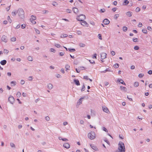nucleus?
Segmentation results:
<instances>
[{"instance_id": "nucleus-41", "label": "nucleus", "mask_w": 152, "mask_h": 152, "mask_svg": "<svg viewBox=\"0 0 152 152\" xmlns=\"http://www.w3.org/2000/svg\"><path fill=\"white\" fill-rule=\"evenodd\" d=\"M25 82L23 80H22L20 81V83L21 85H23L25 83Z\"/></svg>"}, {"instance_id": "nucleus-19", "label": "nucleus", "mask_w": 152, "mask_h": 152, "mask_svg": "<svg viewBox=\"0 0 152 152\" xmlns=\"http://www.w3.org/2000/svg\"><path fill=\"white\" fill-rule=\"evenodd\" d=\"M132 12L128 11L126 13V14L127 16L130 17L132 16Z\"/></svg>"}, {"instance_id": "nucleus-47", "label": "nucleus", "mask_w": 152, "mask_h": 152, "mask_svg": "<svg viewBox=\"0 0 152 152\" xmlns=\"http://www.w3.org/2000/svg\"><path fill=\"white\" fill-rule=\"evenodd\" d=\"M56 77L58 78H60L61 77V75L59 74H57L56 75Z\"/></svg>"}, {"instance_id": "nucleus-32", "label": "nucleus", "mask_w": 152, "mask_h": 152, "mask_svg": "<svg viewBox=\"0 0 152 152\" xmlns=\"http://www.w3.org/2000/svg\"><path fill=\"white\" fill-rule=\"evenodd\" d=\"M142 31L143 33H145V34H146L148 33L146 29H145V28L142 29Z\"/></svg>"}, {"instance_id": "nucleus-50", "label": "nucleus", "mask_w": 152, "mask_h": 152, "mask_svg": "<svg viewBox=\"0 0 152 152\" xmlns=\"http://www.w3.org/2000/svg\"><path fill=\"white\" fill-rule=\"evenodd\" d=\"M52 4L53 5L56 6L57 5V3L56 2H53L52 3Z\"/></svg>"}, {"instance_id": "nucleus-54", "label": "nucleus", "mask_w": 152, "mask_h": 152, "mask_svg": "<svg viewBox=\"0 0 152 152\" xmlns=\"http://www.w3.org/2000/svg\"><path fill=\"white\" fill-rule=\"evenodd\" d=\"M90 62V63H91V64H95V61L93 60H88Z\"/></svg>"}, {"instance_id": "nucleus-11", "label": "nucleus", "mask_w": 152, "mask_h": 152, "mask_svg": "<svg viewBox=\"0 0 152 152\" xmlns=\"http://www.w3.org/2000/svg\"><path fill=\"white\" fill-rule=\"evenodd\" d=\"M63 147L65 148L68 149L70 147V146L68 143H65L63 145Z\"/></svg>"}, {"instance_id": "nucleus-14", "label": "nucleus", "mask_w": 152, "mask_h": 152, "mask_svg": "<svg viewBox=\"0 0 152 152\" xmlns=\"http://www.w3.org/2000/svg\"><path fill=\"white\" fill-rule=\"evenodd\" d=\"M83 98H80L78 100V102H77V105L79 106V105H80L82 102V99H83Z\"/></svg>"}, {"instance_id": "nucleus-10", "label": "nucleus", "mask_w": 152, "mask_h": 152, "mask_svg": "<svg viewBox=\"0 0 152 152\" xmlns=\"http://www.w3.org/2000/svg\"><path fill=\"white\" fill-rule=\"evenodd\" d=\"M1 39L2 41L4 42H6L7 41V37L5 35H3L2 36Z\"/></svg>"}, {"instance_id": "nucleus-37", "label": "nucleus", "mask_w": 152, "mask_h": 152, "mask_svg": "<svg viewBox=\"0 0 152 152\" xmlns=\"http://www.w3.org/2000/svg\"><path fill=\"white\" fill-rule=\"evenodd\" d=\"M17 96L18 97H19L21 95V93L20 92H18L17 94Z\"/></svg>"}, {"instance_id": "nucleus-20", "label": "nucleus", "mask_w": 152, "mask_h": 152, "mask_svg": "<svg viewBox=\"0 0 152 152\" xmlns=\"http://www.w3.org/2000/svg\"><path fill=\"white\" fill-rule=\"evenodd\" d=\"M81 24L83 26H85L87 25H88L87 22L85 21H84L83 20L81 21Z\"/></svg>"}, {"instance_id": "nucleus-4", "label": "nucleus", "mask_w": 152, "mask_h": 152, "mask_svg": "<svg viewBox=\"0 0 152 152\" xmlns=\"http://www.w3.org/2000/svg\"><path fill=\"white\" fill-rule=\"evenodd\" d=\"M86 18V17L85 15L81 14L79 16H78L76 18L77 20L78 21H82Z\"/></svg>"}, {"instance_id": "nucleus-49", "label": "nucleus", "mask_w": 152, "mask_h": 152, "mask_svg": "<svg viewBox=\"0 0 152 152\" xmlns=\"http://www.w3.org/2000/svg\"><path fill=\"white\" fill-rule=\"evenodd\" d=\"M50 51L51 52H55L56 51L53 48H51L50 49Z\"/></svg>"}, {"instance_id": "nucleus-2", "label": "nucleus", "mask_w": 152, "mask_h": 152, "mask_svg": "<svg viewBox=\"0 0 152 152\" xmlns=\"http://www.w3.org/2000/svg\"><path fill=\"white\" fill-rule=\"evenodd\" d=\"M17 12L18 16L21 18L23 19L24 18V12L22 9H18Z\"/></svg>"}, {"instance_id": "nucleus-30", "label": "nucleus", "mask_w": 152, "mask_h": 152, "mask_svg": "<svg viewBox=\"0 0 152 152\" xmlns=\"http://www.w3.org/2000/svg\"><path fill=\"white\" fill-rule=\"evenodd\" d=\"M85 45L83 43H80L79 44V46L81 47H84L85 46Z\"/></svg>"}, {"instance_id": "nucleus-42", "label": "nucleus", "mask_w": 152, "mask_h": 152, "mask_svg": "<svg viewBox=\"0 0 152 152\" xmlns=\"http://www.w3.org/2000/svg\"><path fill=\"white\" fill-rule=\"evenodd\" d=\"M144 75L142 73L138 75V77L140 78L142 77Z\"/></svg>"}, {"instance_id": "nucleus-5", "label": "nucleus", "mask_w": 152, "mask_h": 152, "mask_svg": "<svg viewBox=\"0 0 152 152\" xmlns=\"http://www.w3.org/2000/svg\"><path fill=\"white\" fill-rule=\"evenodd\" d=\"M36 19V17L33 15L31 16V18L30 19V21L33 24H35L36 23V22L35 21Z\"/></svg>"}, {"instance_id": "nucleus-48", "label": "nucleus", "mask_w": 152, "mask_h": 152, "mask_svg": "<svg viewBox=\"0 0 152 152\" xmlns=\"http://www.w3.org/2000/svg\"><path fill=\"white\" fill-rule=\"evenodd\" d=\"M102 130L106 132H108L107 129L104 127H102Z\"/></svg>"}, {"instance_id": "nucleus-9", "label": "nucleus", "mask_w": 152, "mask_h": 152, "mask_svg": "<svg viewBox=\"0 0 152 152\" xmlns=\"http://www.w3.org/2000/svg\"><path fill=\"white\" fill-rule=\"evenodd\" d=\"M103 22L104 25H107L109 24L110 21L108 19L106 18L103 20Z\"/></svg>"}, {"instance_id": "nucleus-56", "label": "nucleus", "mask_w": 152, "mask_h": 152, "mask_svg": "<svg viewBox=\"0 0 152 152\" xmlns=\"http://www.w3.org/2000/svg\"><path fill=\"white\" fill-rule=\"evenodd\" d=\"M33 79V77L32 76H30L28 78V80L29 81H31Z\"/></svg>"}, {"instance_id": "nucleus-46", "label": "nucleus", "mask_w": 152, "mask_h": 152, "mask_svg": "<svg viewBox=\"0 0 152 152\" xmlns=\"http://www.w3.org/2000/svg\"><path fill=\"white\" fill-rule=\"evenodd\" d=\"M76 33L78 35H81L82 34V32L80 31H77L76 32Z\"/></svg>"}, {"instance_id": "nucleus-29", "label": "nucleus", "mask_w": 152, "mask_h": 152, "mask_svg": "<svg viewBox=\"0 0 152 152\" xmlns=\"http://www.w3.org/2000/svg\"><path fill=\"white\" fill-rule=\"evenodd\" d=\"M28 60L30 61H32L33 60V58L31 56H29L27 58Z\"/></svg>"}, {"instance_id": "nucleus-31", "label": "nucleus", "mask_w": 152, "mask_h": 152, "mask_svg": "<svg viewBox=\"0 0 152 152\" xmlns=\"http://www.w3.org/2000/svg\"><path fill=\"white\" fill-rule=\"evenodd\" d=\"M139 83L137 82H135L134 84V86L135 87H137L139 86Z\"/></svg>"}, {"instance_id": "nucleus-15", "label": "nucleus", "mask_w": 152, "mask_h": 152, "mask_svg": "<svg viewBox=\"0 0 152 152\" xmlns=\"http://www.w3.org/2000/svg\"><path fill=\"white\" fill-rule=\"evenodd\" d=\"M90 146L94 150L97 151L98 150V148L97 147L94 145H92L91 144L90 145Z\"/></svg>"}, {"instance_id": "nucleus-26", "label": "nucleus", "mask_w": 152, "mask_h": 152, "mask_svg": "<svg viewBox=\"0 0 152 152\" xmlns=\"http://www.w3.org/2000/svg\"><path fill=\"white\" fill-rule=\"evenodd\" d=\"M7 20L8 21V22L10 23H12V20L10 18V17L9 16H8V17H7Z\"/></svg>"}, {"instance_id": "nucleus-23", "label": "nucleus", "mask_w": 152, "mask_h": 152, "mask_svg": "<svg viewBox=\"0 0 152 152\" xmlns=\"http://www.w3.org/2000/svg\"><path fill=\"white\" fill-rule=\"evenodd\" d=\"M129 3V1L127 0H125L124 2L123 5H127Z\"/></svg>"}, {"instance_id": "nucleus-17", "label": "nucleus", "mask_w": 152, "mask_h": 152, "mask_svg": "<svg viewBox=\"0 0 152 152\" xmlns=\"http://www.w3.org/2000/svg\"><path fill=\"white\" fill-rule=\"evenodd\" d=\"M120 88L123 91H127V89L126 87L121 86Z\"/></svg>"}, {"instance_id": "nucleus-58", "label": "nucleus", "mask_w": 152, "mask_h": 152, "mask_svg": "<svg viewBox=\"0 0 152 152\" xmlns=\"http://www.w3.org/2000/svg\"><path fill=\"white\" fill-rule=\"evenodd\" d=\"M45 119L47 121H49L50 120V118L48 116H47L45 117Z\"/></svg>"}, {"instance_id": "nucleus-3", "label": "nucleus", "mask_w": 152, "mask_h": 152, "mask_svg": "<svg viewBox=\"0 0 152 152\" xmlns=\"http://www.w3.org/2000/svg\"><path fill=\"white\" fill-rule=\"evenodd\" d=\"M88 137L91 140H93L95 138V134L94 132H91L88 134Z\"/></svg>"}, {"instance_id": "nucleus-60", "label": "nucleus", "mask_w": 152, "mask_h": 152, "mask_svg": "<svg viewBox=\"0 0 152 152\" xmlns=\"http://www.w3.org/2000/svg\"><path fill=\"white\" fill-rule=\"evenodd\" d=\"M106 10L105 9H101L100 10V11L101 12L103 13Z\"/></svg>"}, {"instance_id": "nucleus-52", "label": "nucleus", "mask_w": 152, "mask_h": 152, "mask_svg": "<svg viewBox=\"0 0 152 152\" xmlns=\"http://www.w3.org/2000/svg\"><path fill=\"white\" fill-rule=\"evenodd\" d=\"M85 86L84 84H83L82 86V88L81 90V91H83L85 90Z\"/></svg>"}, {"instance_id": "nucleus-22", "label": "nucleus", "mask_w": 152, "mask_h": 152, "mask_svg": "<svg viewBox=\"0 0 152 152\" xmlns=\"http://www.w3.org/2000/svg\"><path fill=\"white\" fill-rule=\"evenodd\" d=\"M70 66L68 64H66L65 65L66 71H67L68 70H69L70 69Z\"/></svg>"}, {"instance_id": "nucleus-36", "label": "nucleus", "mask_w": 152, "mask_h": 152, "mask_svg": "<svg viewBox=\"0 0 152 152\" xmlns=\"http://www.w3.org/2000/svg\"><path fill=\"white\" fill-rule=\"evenodd\" d=\"M54 45L56 47L58 48H59L61 47V45L55 43Z\"/></svg>"}, {"instance_id": "nucleus-18", "label": "nucleus", "mask_w": 152, "mask_h": 152, "mask_svg": "<svg viewBox=\"0 0 152 152\" xmlns=\"http://www.w3.org/2000/svg\"><path fill=\"white\" fill-rule=\"evenodd\" d=\"M74 82H75V84L77 86H79L80 85V83L79 81L75 79L74 80Z\"/></svg>"}, {"instance_id": "nucleus-24", "label": "nucleus", "mask_w": 152, "mask_h": 152, "mask_svg": "<svg viewBox=\"0 0 152 152\" xmlns=\"http://www.w3.org/2000/svg\"><path fill=\"white\" fill-rule=\"evenodd\" d=\"M17 13H18L17 11L14 10L12 12V15L13 16H15L16 15Z\"/></svg>"}, {"instance_id": "nucleus-25", "label": "nucleus", "mask_w": 152, "mask_h": 152, "mask_svg": "<svg viewBox=\"0 0 152 152\" xmlns=\"http://www.w3.org/2000/svg\"><path fill=\"white\" fill-rule=\"evenodd\" d=\"M10 83H11V86H14L16 85V83L15 81H12Z\"/></svg>"}, {"instance_id": "nucleus-45", "label": "nucleus", "mask_w": 152, "mask_h": 152, "mask_svg": "<svg viewBox=\"0 0 152 152\" xmlns=\"http://www.w3.org/2000/svg\"><path fill=\"white\" fill-rule=\"evenodd\" d=\"M104 141L105 142L107 143L108 145H110V142H109L108 141V140H107V139L105 138L104 139Z\"/></svg>"}, {"instance_id": "nucleus-38", "label": "nucleus", "mask_w": 152, "mask_h": 152, "mask_svg": "<svg viewBox=\"0 0 152 152\" xmlns=\"http://www.w3.org/2000/svg\"><path fill=\"white\" fill-rule=\"evenodd\" d=\"M34 29L35 30V31L36 33L37 34H40V31L39 30H38L36 28H34Z\"/></svg>"}, {"instance_id": "nucleus-64", "label": "nucleus", "mask_w": 152, "mask_h": 152, "mask_svg": "<svg viewBox=\"0 0 152 152\" xmlns=\"http://www.w3.org/2000/svg\"><path fill=\"white\" fill-rule=\"evenodd\" d=\"M148 73L150 75H152V71L151 70H150L148 71Z\"/></svg>"}, {"instance_id": "nucleus-33", "label": "nucleus", "mask_w": 152, "mask_h": 152, "mask_svg": "<svg viewBox=\"0 0 152 152\" xmlns=\"http://www.w3.org/2000/svg\"><path fill=\"white\" fill-rule=\"evenodd\" d=\"M123 30L125 32L127 31V28L125 26H124L123 27Z\"/></svg>"}, {"instance_id": "nucleus-1", "label": "nucleus", "mask_w": 152, "mask_h": 152, "mask_svg": "<svg viewBox=\"0 0 152 152\" xmlns=\"http://www.w3.org/2000/svg\"><path fill=\"white\" fill-rule=\"evenodd\" d=\"M118 150L120 152H125V148L124 143L120 141L118 143Z\"/></svg>"}, {"instance_id": "nucleus-13", "label": "nucleus", "mask_w": 152, "mask_h": 152, "mask_svg": "<svg viewBox=\"0 0 152 152\" xmlns=\"http://www.w3.org/2000/svg\"><path fill=\"white\" fill-rule=\"evenodd\" d=\"M117 81L118 82H120V83L124 85H126V84L124 82V81L121 79H118L117 80Z\"/></svg>"}, {"instance_id": "nucleus-21", "label": "nucleus", "mask_w": 152, "mask_h": 152, "mask_svg": "<svg viewBox=\"0 0 152 152\" xmlns=\"http://www.w3.org/2000/svg\"><path fill=\"white\" fill-rule=\"evenodd\" d=\"M7 63V61L5 60H4L1 61V64L2 65H4L6 64Z\"/></svg>"}, {"instance_id": "nucleus-55", "label": "nucleus", "mask_w": 152, "mask_h": 152, "mask_svg": "<svg viewBox=\"0 0 152 152\" xmlns=\"http://www.w3.org/2000/svg\"><path fill=\"white\" fill-rule=\"evenodd\" d=\"M119 66V64H115L114 65V67L115 68H117Z\"/></svg>"}, {"instance_id": "nucleus-27", "label": "nucleus", "mask_w": 152, "mask_h": 152, "mask_svg": "<svg viewBox=\"0 0 152 152\" xmlns=\"http://www.w3.org/2000/svg\"><path fill=\"white\" fill-rule=\"evenodd\" d=\"M68 36V35L66 34H61L60 37L61 38H63L64 37H67Z\"/></svg>"}, {"instance_id": "nucleus-8", "label": "nucleus", "mask_w": 152, "mask_h": 152, "mask_svg": "<svg viewBox=\"0 0 152 152\" xmlns=\"http://www.w3.org/2000/svg\"><path fill=\"white\" fill-rule=\"evenodd\" d=\"M107 54L104 53L101 54V57L102 59H104L106 58Z\"/></svg>"}, {"instance_id": "nucleus-44", "label": "nucleus", "mask_w": 152, "mask_h": 152, "mask_svg": "<svg viewBox=\"0 0 152 152\" xmlns=\"http://www.w3.org/2000/svg\"><path fill=\"white\" fill-rule=\"evenodd\" d=\"M59 55L60 56H62L64 54V52H62L59 53Z\"/></svg>"}, {"instance_id": "nucleus-34", "label": "nucleus", "mask_w": 152, "mask_h": 152, "mask_svg": "<svg viewBox=\"0 0 152 152\" xmlns=\"http://www.w3.org/2000/svg\"><path fill=\"white\" fill-rule=\"evenodd\" d=\"M119 17V14H115L114 16V18L115 19H117V18Z\"/></svg>"}, {"instance_id": "nucleus-40", "label": "nucleus", "mask_w": 152, "mask_h": 152, "mask_svg": "<svg viewBox=\"0 0 152 152\" xmlns=\"http://www.w3.org/2000/svg\"><path fill=\"white\" fill-rule=\"evenodd\" d=\"M68 50L70 52H74L75 51V49L72 48V49H68Z\"/></svg>"}, {"instance_id": "nucleus-59", "label": "nucleus", "mask_w": 152, "mask_h": 152, "mask_svg": "<svg viewBox=\"0 0 152 152\" xmlns=\"http://www.w3.org/2000/svg\"><path fill=\"white\" fill-rule=\"evenodd\" d=\"M9 52V51L7 50L4 49V53L6 54H7Z\"/></svg>"}, {"instance_id": "nucleus-35", "label": "nucleus", "mask_w": 152, "mask_h": 152, "mask_svg": "<svg viewBox=\"0 0 152 152\" xmlns=\"http://www.w3.org/2000/svg\"><path fill=\"white\" fill-rule=\"evenodd\" d=\"M11 41L12 42H15L16 41V37H13L12 38L10 39Z\"/></svg>"}, {"instance_id": "nucleus-57", "label": "nucleus", "mask_w": 152, "mask_h": 152, "mask_svg": "<svg viewBox=\"0 0 152 152\" xmlns=\"http://www.w3.org/2000/svg\"><path fill=\"white\" fill-rule=\"evenodd\" d=\"M111 53L112 56H114L115 54V52L113 51H112L111 52Z\"/></svg>"}, {"instance_id": "nucleus-61", "label": "nucleus", "mask_w": 152, "mask_h": 152, "mask_svg": "<svg viewBox=\"0 0 152 152\" xmlns=\"http://www.w3.org/2000/svg\"><path fill=\"white\" fill-rule=\"evenodd\" d=\"M117 8L114 7L112 9V10L113 12H115L117 10Z\"/></svg>"}, {"instance_id": "nucleus-51", "label": "nucleus", "mask_w": 152, "mask_h": 152, "mask_svg": "<svg viewBox=\"0 0 152 152\" xmlns=\"http://www.w3.org/2000/svg\"><path fill=\"white\" fill-rule=\"evenodd\" d=\"M140 9L139 7H137L136 9V11L138 12L140 11Z\"/></svg>"}, {"instance_id": "nucleus-7", "label": "nucleus", "mask_w": 152, "mask_h": 152, "mask_svg": "<svg viewBox=\"0 0 152 152\" xmlns=\"http://www.w3.org/2000/svg\"><path fill=\"white\" fill-rule=\"evenodd\" d=\"M102 110L105 112L107 113H109L110 111L108 108L105 106H104L102 107Z\"/></svg>"}, {"instance_id": "nucleus-63", "label": "nucleus", "mask_w": 152, "mask_h": 152, "mask_svg": "<svg viewBox=\"0 0 152 152\" xmlns=\"http://www.w3.org/2000/svg\"><path fill=\"white\" fill-rule=\"evenodd\" d=\"M133 41L134 42H137V38H133Z\"/></svg>"}, {"instance_id": "nucleus-6", "label": "nucleus", "mask_w": 152, "mask_h": 152, "mask_svg": "<svg viewBox=\"0 0 152 152\" xmlns=\"http://www.w3.org/2000/svg\"><path fill=\"white\" fill-rule=\"evenodd\" d=\"M8 101L11 104H13L15 102V99L13 96H10L8 98Z\"/></svg>"}, {"instance_id": "nucleus-43", "label": "nucleus", "mask_w": 152, "mask_h": 152, "mask_svg": "<svg viewBox=\"0 0 152 152\" xmlns=\"http://www.w3.org/2000/svg\"><path fill=\"white\" fill-rule=\"evenodd\" d=\"M139 48V47L137 46H135L134 47V49L136 50H138Z\"/></svg>"}, {"instance_id": "nucleus-53", "label": "nucleus", "mask_w": 152, "mask_h": 152, "mask_svg": "<svg viewBox=\"0 0 152 152\" xmlns=\"http://www.w3.org/2000/svg\"><path fill=\"white\" fill-rule=\"evenodd\" d=\"M66 12L69 13H71L72 12V10L70 9H67L66 10Z\"/></svg>"}, {"instance_id": "nucleus-39", "label": "nucleus", "mask_w": 152, "mask_h": 152, "mask_svg": "<svg viewBox=\"0 0 152 152\" xmlns=\"http://www.w3.org/2000/svg\"><path fill=\"white\" fill-rule=\"evenodd\" d=\"M98 38L101 39L102 40V35L101 34H99L98 35Z\"/></svg>"}, {"instance_id": "nucleus-28", "label": "nucleus", "mask_w": 152, "mask_h": 152, "mask_svg": "<svg viewBox=\"0 0 152 152\" xmlns=\"http://www.w3.org/2000/svg\"><path fill=\"white\" fill-rule=\"evenodd\" d=\"M10 145L11 147L12 148H15V144L12 142H10Z\"/></svg>"}, {"instance_id": "nucleus-16", "label": "nucleus", "mask_w": 152, "mask_h": 152, "mask_svg": "<svg viewBox=\"0 0 152 152\" xmlns=\"http://www.w3.org/2000/svg\"><path fill=\"white\" fill-rule=\"evenodd\" d=\"M47 87L49 89H52L53 87V85L51 83L48 84L47 86Z\"/></svg>"}, {"instance_id": "nucleus-12", "label": "nucleus", "mask_w": 152, "mask_h": 152, "mask_svg": "<svg viewBox=\"0 0 152 152\" xmlns=\"http://www.w3.org/2000/svg\"><path fill=\"white\" fill-rule=\"evenodd\" d=\"M72 11L75 14H77L78 12V10L76 7H73L72 9Z\"/></svg>"}, {"instance_id": "nucleus-62", "label": "nucleus", "mask_w": 152, "mask_h": 152, "mask_svg": "<svg viewBox=\"0 0 152 152\" xmlns=\"http://www.w3.org/2000/svg\"><path fill=\"white\" fill-rule=\"evenodd\" d=\"M26 26L25 25V24H24V25L22 24L21 25V28L23 29H24V28H25L26 27Z\"/></svg>"}]
</instances>
